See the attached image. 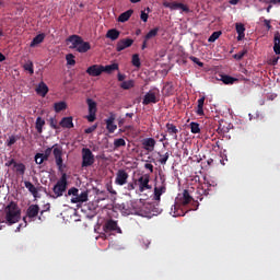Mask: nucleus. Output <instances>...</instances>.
<instances>
[{
	"label": "nucleus",
	"instance_id": "1",
	"mask_svg": "<svg viewBox=\"0 0 280 280\" xmlns=\"http://www.w3.org/2000/svg\"><path fill=\"white\" fill-rule=\"evenodd\" d=\"M4 215L7 224H9V226H12V224H16V222L21 220V208H19V205L16 202L11 201L4 208Z\"/></svg>",
	"mask_w": 280,
	"mask_h": 280
},
{
	"label": "nucleus",
	"instance_id": "2",
	"mask_svg": "<svg viewBox=\"0 0 280 280\" xmlns=\"http://www.w3.org/2000/svg\"><path fill=\"white\" fill-rule=\"evenodd\" d=\"M51 152L55 156V163L60 171H62V167H65L63 165V160H62V148L60 147V144L56 143L52 147H48L45 151L44 154L46 156H48V159L51 156Z\"/></svg>",
	"mask_w": 280,
	"mask_h": 280
},
{
	"label": "nucleus",
	"instance_id": "3",
	"mask_svg": "<svg viewBox=\"0 0 280 280\" xmlns=\"http://www.w3.org/2000/svg\"><path fill=\"white\" fill-rule=\"evenodd\" d=\"M69 183L67 182V173L61 174V177L58 179L56 185L52 187V195H50V198H61V196L65 195V191H67Z\"/></svg>",
	"mask_w": 280,
	"mask_h": 280
},
{
	"label": "nucleus",
	"instance_id": "4",
	"mask_svg": "<svg viewBox=\"0 0 280 280\" xmlns=\"http://www.w3.org/2000/svg\"><path fill=\"white\" fill-rule=\"evenodd\" d=\"M82 154V163L81 167H91L95 163V155L93 154V151L89 148H83L81 150Z\"/></svg>",
	"mask_w": 280,
	"mask_h": 280
},
{
	"label": "nucleus",
	"instance_id": "5",
	"mask_svg": "<svg viewBox=\"0 0 280 280\" xmlns=\"http://www.w3.org/2000/svg\"><path fill=\"white\" fill-rule=\"evenodd\" d=\"M160 97H161V94L159 92V89L151 90L145 93L142 104L143 106H148L150 104H158V102L160 101Z\"/></svg>",
	"mask_w": 280,
	"mask_h": 280
},
{
	"label": "nucleus",
	"instance_id": "6",
	"mask_svg": "<svg viewBox=\"0 0 280 280\" xmlns=\"http://www.w3.org/2000/svg\"><path fill=\"white\" fill-rule=\"evenodd\" d=\"M128 178H130V175H128V172H126V170L120 168L116 173L115 185H119V187H124V185L128 184Z\"/></svg>",
	"mask_w": 280,
	"mask_h": 280
},
{
	"label": "nucleus",
	"instance_id": "7",
	"mask_svg": "<svg viewBox=\"0 0 280 280\" xmlns=\"http://www.w3.org/2000/svg\"><path fill=\"white\" fill-rule=\"evenodd\" d=\"M136 180L139 185L140 194H143V191H145V189H152V186L150 185V175L144 174Z\"/></svg>",
	"mask_w": 280,
	"mask_h": 280
},
{
	"label": "nucleus",
	"instance_id": "8",
	"mask_svg": "<svg viewBox=\"0 0 280 280\" xmlns=\"http://www.w3.org/2000/svg\"><path fill=\"white\" fill-rule=\"evenodd\" d=\"M103 230L106 233H112V231H114L115 233H121V228H119L117 221L113 219H109L105 222V224L103 225Z\"/></svg>",
	"mask_w": 280,
	"mask_h": 280
},
{
	"label": "nucleus",
	"instance_id": "9",
	"mask_svg": "<svg viewBox=\"0 0 280 280\" xmlns=\"http://www.w3.org/2000/svg\"><path fill=\"white\" fill-rule=\"evenodd\" d=\"M142 150L145 152H154L156 148V140L154 138H144L141 140Z\"/></svg>",
	"mask_w": 280,
	"mask_h": 280
},
{
	"label": "nucleus",
	"instance_id": "10",
	"mask_svg": "<svg viewBox=\"0 0 280 280\" xmlns=\"http://www.w3.org/2000/svg\"><path fill=\"white\" fill-rule=\"evenodd\" d=\"M85 72L88 73V75H90L91 78H98V75H102L103 72V66L102 65H92L90 66Z\"/></svg>",
	"mask_w": 280,
	"mask_h": 280
},
{
	"label": "nucleus",
	"instance_id": "11",
	"mask_svg": "<svg viewBox=\"0 0 280 280\" xmlns=\"http://www.w3.org/2000/svg\"><path fill=\"white\" fill-rule=\"evenodd\" d=\"M135 44V39L132 38H122L116 44V51H124V49H128V47H132Z\"/></svg>",
	"mask_w": 280,
	"mask_h": 280
},
{
	"label": "nucleus",
	"instance_id": "12",
	"mask_svg": "<svg viewBox=\"0 0 280 280\" xmlns=\"http://www.w3.org/2000/svg\"><path fill=\"white\" fill-rule=\"evenodd\" d=\"M164 8H170V10H183V12H189V8L180 2H163Z\"/></svg>",
	"mask_w": 280,
	"mask_h": 280
},
{
	"label": "nucleus",
	"instance_id": "13",
	"mask_svg": "<svg viewBox=\"0 0 280 280\" xmlns=\"http://www.w3.org/2000/svg\"><path fill=\"white\" fill-rule=\"evenodd\" d=\"M115 119H116V116L113 113L109 115V117L107 119H105L106 130H107V132H109V135H113V132H115V130H117Z\"/></svg>",
	"mask_w": 280,
	"mask_h": 280
},
{
	"label": "nucleus",
	"instance_id": "14",
	"mask_svg": "<svg viewBox=\"0 0 280 280\" xmlns=\"http://www.w3.org/2000/svg\"><path fill=\"white\" fill-rule=\"evenodd\" d=\"M67 43H71L70 49H78L82 45V37L80 35H71L67 38Z\"/></svg>",
	"mask_w": 280,
	"mask_h": 280
},
{
	"label": "nucleus",
	"instance_id": "15",
	"mask_svg": "<svg viewBox=\"0 0 280 280\" xmlns=\"http://www.w3.org/2000/svg\"><path fill=\"white\" fill-rule=\"evenodd\" d=\"M38 213H40V207H38V205L28 206L26 210L27 218H30L31 220H34V218L38 217Z\"/></svg>",
	"mask_w": 280,
	"mask_h": 280
},
{
	"label": "nucleus",
	"instance_id": "16",
	"mask_svg": "<svg viewBox=\"0 0 280 280\" xmlns=\"http://www.w3.org/2000/svg\"><path fill=\"white\" fill-rule=\"evenodd\" d=\"M166 132H168V135L171 137H173V139L175 141H178V128L176 127V125L172 124V122H167L166 124Z\"/></svg>",
	"mask_w": 280,
	"mask_h": 280
},
{
	"label": "nucleus",
	"instance_id": "17",
	"mask_svg": "<svg viewBox=\"0 0 280 280\" xmlns=\"http://www.w3.org/2000/svg\"><path fill=\"white\" fill-rule=\"evenodd\" d=\"M89 200V192L82 191L81 194H77L75 197L71 198L72 205H78V202H86Z\"/></svg>",
	"mask_w": 280,
	"mask_h": 280
},
{
	"label": "nucleus",
	"instance_id": "18",
	"mask_svg": "<svg viewBox=\"0 0 280 280\" xmlns=\"http://www.w3.org/2000/svg\"><path fill=\"white\" fill-rule=\"evenodd\" d=\"M118 209L121 210V213L125 215H131L132 213V201L122 202L118 206Z\"/></svg>",
	"mask_w": 280,
	"mask_h": 280
},
{
	"label": "nucleus",
	"instance_id": "19",
	"mask_svg": "<svg viewBox=\"0 0 280 280\" xmlns=\"http://www.w3.org/2000/svg\"><path fill=\"white\" fill-rule=\"evenodd\" d=\"M273 51L277 56H280V33L276 31L273 34Z\"/></svg>",
	"mask_w": 280,
	"mask_h": 280
},
{
	"label": "nucleus",
	"instance_id": "20",
	"mask_svg": "<svg viewBox=\"0 0 280 280\" xmlns=\"http://www.w3.org/2000/svg\"><path fill=\"white\" fill-rule=\"evenodd\" d=\"M235 30H236V34L238 35L237 40H244V37L246 36V34H245L246 26H244V24H242V23H236Z\"/></svg>",
	"mask_w": 280,
	"mask_h": 280
},
{
	"label": "nucleus",
	"instance_id": "21",
	"mask_svg": "<svg viewBox=\"0 0 280 280\" xmlns=\"http://www.w3.org/2000/svg\"><path fill=\"white\" fill-rule=\"evenodd\" d=\"M24 187L32 194L33 197L38 198V188L32 184V182H24Z\"/></svg>",
	"mask_w": 280,
	"mask_h": 280
},
{
	"label": "nucleus",
	"instance_id": "22",
	"mask_svg": "<svg viewBox=\"0 0 280 280\" xmlns=\"http://www.w3.org/2000/svg\"><path fill=\"white\" fill-rule=\"evenodd\" d=\"M36 93H37V95L45 97V95H47V93H49V88L47 86V84H45V82H40L38 84V86L36 88Z\"/></svg>",
	"mask_w": 280,
	"mask_h": 280
},
{
	"label": "nucleus",
	"instance_id": "23",
	"mask_svg": "<svg viewBox=\"0 0 280 280\" xmlns=\"http://www.w3.org/2000/svg\"><path fill=\"white\" fill-rule=\"evenodd\" d=\"M91 49V44L89 42H84L81 39V44L77 47V51L79 54H86Z\"/></svg>",
	"mask_w": 280,
	"mask_h": 280
},
{
	"label": "nucleus",
	"instance_id": "24",
	"mask_svg": "<svg viewBox=\"0 0 280 280\" xmlns=\"http://www.w3.org/2000/svg\"><path fill=\"white\" fill-rule=\"evenodd\" d=\"M132 14H135V11L132 9L127 10L118 16V22L126 23V21L130 20V16H132Z\"/></svg>",
	"mask_w": 280,
	"mask_h": 280
},
{
	"label": "nucleus",
	"instance_id": "25",
	"mask_svg": "<svg viewBox=\"0 0 280 280\" xmlns=\"http://www.w3.org/2000/svg\"><path fill=\"white\" fill-rule=\"evenodd\" d=\"M165 191H166L165 185L155 187L154 188V200H156V202H160L161 196H163V194H165Z\"/></svg>",
	"mask_w": 280,
	"mask_h": 280
},
{
	"label": "nucleus",
	"instance_id": "26",
	"mask_svg": "<svg viewBox=\"0 0 280 280\" xmlns=\"http://www.w3.org/2000/svg\"><path fill=\"white\" fill-rule=\"evenodd\" d=\"M121 32H119L117 28H110L106 33V38H109L110 40H117L119 38Z\"/></svg>",
	"mask_w": 280,
	"mask_h": 280
},
{
	"label": "nucleus",
	"instance_id": "27",
	"mask_svg": "<svg viewBox=\"0 0 280 280\" xmlns=\"http://www.w3.org/2000/svg\"><path fill=\"white\" fill-rule=\"evenodd\" d=\"M205 100H206V97L205 96H202V97H200L198 101H197V115H199V117H202V115H205Z\"/></svg>",
	"mask_w": 280,
	"mask_h": 280
},
{
	"label": "nucleus",
	"instance_id": "28",
	"mask_svg": "<svg viewBox=\"0 0 280 280\" xmlns=\"http://www.w3.org/2000/svg\"><path fill=\"white\" fill-rule=\"evenodd\" d=\"M59 124L61 128H73V117H63Z\"/></svg>",
	"mask_w": 280,
	"mask_h": 280
},
{
	"label": "nucleus",
	"instance_id": "29",
	"mask_svg": "<svg viewBox=\"0 0 280 280\" xmlns=\"http://www.w3.org/2000/svg\"><path fill=\"white\" fill-rule=\"evenodd\" d=\"M194 200V197L189 195V190H184L183 196L179 198V201L185 206L189 205Z\"/></svg>",
	"mask_w": 280,
	"mask_h": 280
},
{
	"label": "nucleus",
	"instance_id": "30",
	"mask_svg": "<svg viewBox=\"0 0 280 280\" xmlns=\"http://www.w3.org/2000/svg\"><path fill=\"white\" fill-rule=\"evenodd\" d=\"M221 81L223 82V84H235V82H240L237 78H233L229 74H222Z\"/></svg>",
	"mask_w": 280,
	"mask_h": 280
},
{
	"label": "nucleus",
	"instance_id": "31",
	"mask_svg": "<svg viewBox=\"0 0 280 280\" xmlns=\"http://www.w3.org/2000/svg\"><path fill=\"white\" fill-rule=\"evenodd\" d=\"M113 71H119V65L118 63H112L107 66H103V73H113Z\"/></svg>",
	"mask_w": 280,
	"mask_h": 280
},
{
	"label": "nucleus",
	"instance_id": "32",
	"mask_svg": "<svg viewBox=\"0 0 280 280\" xmlns=\"http://www.w3.org/2000/svg\"><path fill=\"white\" fill-rule=\"evenodd\" d=\"M45 161H49L48 155H46L45 153H36L35 154L36 165H43Z\"/></svg>",
	"mask_w": 280,
	"mask_h": 280
},
{
	"label": "nucleus",
	"instance_id": "33",
	"mask_svg": "<svg viewBox=\"0 0 280 280\" xmlns=\"http://www.w3.org/2000/svg\"><path fill=\"white\" fill-rule=\"evenodd\" d=\"M43 40H45V34H38L33 38V40L30 44V47H36V45H40Z\"/></svg>",
	"mask_w": 280,
	"mask_h": 280
},
{
	"label": "nucleus",
	"instance_id": "34",
	"mask_svg": "<svg viewBox=\"0 0 280 280\" xmlns=\"http://www.w3.org/2000/svg\"><path fill=\"white\" fill-rule=\"evenodd\" d=\"M45 126V119L43 117H37L35 122V128L38 135H43V127Z\"/></svg>",
	"mask_w": 280,
	"mask_h": 280
},
{
	"label": "nucleus",
	"instance_id": "35",
	"mask_svg": "<svg viewBox=\"0 0 280 280\" xmlns=\"http://www.w3.org/2000/svg\"><path fill=\"white\" fill-rule=\"evenodd\" d=\"M89 113H97V103L93 98H88Z\"/></svg>",
	"mask_w": 280,
	"mask_h": 280
},
{
	"label": "nucleus",
	"instance_id": "36",
	"mask_svg": "<svg viewBox=\"0 0 280 280\" xmlns=\"http://www.w3.org/2000/svg\"><path fill=\"white\" fill-rule=\"evenodd\" d=\"M54 108L56 113H61V110H67V103L66 102L55 103Z\"/></svg>",
	"mask_w": 280,
	"mask_h": 280
},
{
	"label": "nucleus",
	"instance_id": "37",
	"mask_svg": "<svg viewBox=\"0 0 280 280\" xmlns=\"http://www.w3.org/2000/svg\"><path fill=\"white\" fill-rule=\"evenodd\" d=\"M115 150H119V148H126V140L124 138H118L114 140Z\"/></svg>",
	"mask_w": 280,
	"mask_h": 280
},
{
	"label": "nucleus",
	"instance_id": "38",
	"mask_svg": "<svg viewBox=\"0 0 280 280\" xmlns=\"http://www.w3.org/2000/svg\"><path fill=\"white\" fill-rule=\"evenodd\" d=\"M158 35H159V27H155L147 33V35L144 36V39L150 40L152 38H155V36H158Z\"/></svg>",
	"mask_w": 280,
	"mask_h": 280
},
{
	"label": "nucleus",
	"instance_id": "39",
	"mask_svg": "<svg viewBox=\"0 0 280 280\" xmlns=\"http://www.w3.org/2000/svg\"><path fill=\"white\" fill-rule=\"evenodd\" d=\"M189 127H190V132H192V135H199L200 124L192 121V122L189 124Z\"/></svg>",
	"mask_w": 280,
	"mask_h": 280
},
{
	"label": "nucleus",
	"instance_id": "40",
	"mask_svg": "<svg viewBox=\"0 0 280 280\" xmlns=\"http://www.w3.org/2000/svg\"><path fill=\"white\" fill-rule=\"evenodd\" d=\"M120 88H122L124 91H129V89H133L135 88V81H132V80L124 81L120 84Z\"/></svg>",
	"mask_w": 280,
	"mask_h": 280
},
{
	"label": "nucleus",
	"instance_id": "41",
	"mask_svg": "<svg viewBox=\"0 0 280 280\" xmlns=\"http://www.w3.org/2000/svg\"><path fill=\"white\" fill-rule=\"evenodd\" d=\"M220 36H222L221 31L213 32L211 36L208 38V43H215L218 38H220Z\"/></svg>",
	"mask_w": 280,
	"mask_h": 280
},
{
	"label": "nucleus",
	"instance_id": "42",
	"mask_svg": "<svg viewBox=\"0 0 280 280\" xmlns=\"http://www.w3.org/2000/svg\"><path fill=\"white\" fill-rule=\"evenodd\" d=\"M15 172H18V174H20L21 176H23V174H25V164L23 163H15Z\"/></svg>",
	"mask_w": 280,
	"mask_h": 280
},
{
	"label": "nucleus",
	"instance_id": "43",
	"mask_svg": "<svg viewBox=\"0 0 280 280\" xmlns=\"http://www.w3.org/2000/svg\"><path fill=\"white\" fill-rule=\"evenodd\" d=\"M67 65H70V67L75 66V56L73 54H68L66 56Z\"/></svg>",
	"mask_w": 280,
	"mask_h": 280
},
{
	"label": "nucleus",
	"instance_id": "44",
	"mask_svg": "<svg viewBox=\"0 0 280 280\" xmlns=\"http://www.w3.org/2000/svg\"><path fill=\"white\" fill-rule=\"evenodd\" d=\"M131 63L133 67H137L138 69H139V67H141V59L139 58V56L137 54L132 56Z\"/></svg>",
	"mask_w": 280,
	"mask_h": 280
},
{
	"label": "nucleus",
	"instance_id": "45",
	"mask_svg": "<svg viewBox=\"0 0 280 280\" xmlns=\"http://www.w3.org/2000/svg\"><path fill=\"white\" fill-rule=\"evenodd\" d=\"M161 159L159 160V163H161V165H166L167 161L170 160V152H166L163 155H160Z\"/></svg>",
	"mask_w": 280,
	"mask_h": 280
},
{
	"label": "nucleus",
	"instance_id": "46",
	"mask_svg": "<svg viewBox=\"0 0 280 280\" xmlns=\"http://www.w3.org/2000/svg\"><path fill=\"white\" fill-rule=\"evenodd\" d=\"M246 54H248V50L243 49L242 51H240V52L233 55V58H234V60H242V58H244V56H245Z\"/></svg>",
	"mask_w": 280,
	"mask_h": 280
},
{
	"label": "nucleus",
	"instance_id": "47",
	"mask_svg": "<svg viewBox=\"0 0 280 280\" xmlns=\"http://www.w3.org/2000/svg\"><path fill=\"white\" fill-rule=\"evenodd\" d=\"M5 143H7L8 148H12V145H14V143H16V137L15 136L9 137V139L7 140Z\"/></svg>",
	"mask_w": 280,
	"mask_h": 280
},
{
	"label": "nucleus",
	"instance_id": "48",
	"mask_svg": "<svg viewBox=\"0 0 280 280\" xmlns=\"http://www.w3.org/2000/svg\"><path fill=\"white\" fill-rule=\"evenodd\" d=\"M137 187V179H133L132 183L127 184V186L125 187V189H127V191H133V189Z\"/></svg>",
	"mask_w": 280,
	"mask_h": 280
},
{
	"label": "nucleus",
	"instance_id": "49",
	"mask_svg": "<svg viewBox=\"0 0 280 280\" xmlns=\"http://www.w3.org/2000/svg\"><path fill=\"white\" fill-rule=\"evenodd\" d=\"M78 194H80V189L72 187L68 190V196H73V198H75L78 196Z\"/></svg>",
	"mask_w": 280,
	"mask_h": 280
},
{
	"label": "nucleus",
	"instance_id": "50",
	"mask_svg": "<svg viewBox=\"0 0 280 280\" xmlns=\"http://www.w3.org/2000/svg\"><path fill=\"white\" fill-rule=\"evenodd\" d=\"M189 60H191V62H195V65H198V67H205V63L202 61H200V59H198L195 56H190Z\"/></svg>",
	"mask_w": 280,
	"mask_h": 280
},
{
	"label": "nucleus",
	"instance_id": "51",
	"mask_svg": "<svg viewBox=\"0 0 280 280\" xmlns=\"http://www.w3.org/2000/svg\"><path fill=\"white\" fill-rule=\"evenodd\" d=\"M97 113L95 112H89V115L86 116L88 121L93 122L96 119Z\"/></svg>",
	"mask_w": 280,
	"mask_h": 280
},
{
	"label": "nucleus",
	"instance_id": "52",
	"mask_svg": "<svg viewBox=\"0 0 280 280\" xmlns=\"http://www.w3.org/2000/svg\"><path fill=\"white\" fill-rule=\"evenodd\" d=\"M97 130V125H93L84 130L85 135H91L92 132H95Z\"/></svg>",
	"mask_w": 280,
	"mask_h": 280
},
{
	"label": "nucleus",
	"instance_id": "53",
	"mask_svg": "<svg viewBox=\"0 0 280 280\" xmlns=\"http://www.w3.org/2000/svg\"><path fill=\"white\" fill-rule=\"evenodd\" d=\"M24 69L26 70V71H30V73H31V75L34 73V63H27V65H25L24 66Z\"/></svg>",
	"mask_w": 280,
	"mask_h": 280
},
{
	"label": "nucleus",
	"instance_id": "54",
	"mask_svg": "<svg viewBox=\"0 0 280 280\" xmlns=\"http://www.w3.org/2000/svg\"><path fill=\"white\" fill-rule=\"evenodd\" d=\"M140 19L141 21H143V23H148V19H149L148 13H145L144 11H141Z\"/></svg>",
	"mask_w": 280,
	"mask_h": 280
},
{
	"label": "nucleus",
	"instance_id": "55",
	"mask_svg": "<svg viewBox=\"0 0 280 280\" xmlns=\"http://www.w3.org/2000/svg\"><path fill=\"white\" fill-rule=\"evenodd\" d=\"M107 191L112 194V196H117V190L113 188V185H107Z\"/></svg>",
	"mask_w": 280,
	"mask_h": 280
},
{
	"label": "nucleus",
	"instance_id": "56",
	"mask_svg": "<svg viewBox=\"0 0 280 280\" xmlns=\"http://www.w3.org/2000/svg\"><path fill=\"white\" fill-rule=\"evenodd\" d=\"M50 128L58 130V121H56L54 118H50Z\"/></svg>",
	"mask_w": 280,
	"mask_h": 280
},
{
	"label": "nucleus",
	"instance_id": "57",
	"mask_svg": "<svg viewBox=\"0 0 280 280\" xmlns=\"http://www.w3.org/2000/svg\"><path fill=\"white\" fill-rule=\"evenodd\" d=\"M4 165H5V167H12V165L14 167L16 165V161L14 159H11Z\"/></svg>",
	"mask_w": 280,
	"mask_h": 280
},
{
	"label": "nucleus",
	"instance_id": "58",
	"mask_svg": "<svg viewBox=\"0 0 280 280\" xmlns=\"http://www.w3.org/2000/svg\"><path fill=\"white\" fill-rule=\"evenodd\" d=\"M144 168L149 170L151 174L154 172V165H152L151 163L144 164Z\"/></svg>",
	"mask_w": 280,
	"mask_h": 280
},
{
	"label": "nucleus",
	"instance_id": "59",
	"mask_svg": "<svg viewBox=\"0 0 280 280\" xmlns=\"http://www.w3.org/2000/svg\"><path fill=\"white\" fill-rule=\"evenodd\" d=\"M264 25L267 27L268 31L272 30V25H270V20H264Z\"/></svg>",
	"mask_w": 280,
	"mask_h": 280
},
{
	"label": "nucleus",
	"instance_id": "60",
	"mask_svg": "<svg viewBox=\"0 0 280 280\" xmlns=\"http://www.w3.org/2000/svg\"><path fill=\"white\" fill-rule=\"evenodd\" d=\"M126 80V74L118 72V82H124Z\"/></svg>",
	"mask_w": 280,
	"mask_h": 280
},
{
	"label": "nucleus",
	"instance_id": "61",
	"mask_svg": "<svg viewBox=\"0 0 280 280\" xmlns=\"http://www.w3.org/2000/svg\"><path fill=\"white\" fill-rule=\"evenodd\" d=\"M141 49H148V40L143 39Z\"/></svg>",
	"mask_w": 280,
	"mask_h": 280
},
{
	"label": "nucleus",
	"instance_id": "62",
	"mask_svg": "<svg viewBox=\"0 0 280 280\" xmlns=\"http://www.w3.org/2000/svg\"><path fill=\"white\" fill-rule=\"evenodd\" d=\"M229 3L231 5H237V3H240V0H230Z\"/></svg>",
	"mask_w": 280,
	"mask_h": 280
},
{
	"label": "nucleus",
	"instance_id": "63",
	"mask_svg": "<svg viewBox=\"0 0 280 280\" xmlns=\"http://www.w3.org/2000/svg\"><path fill=\"white\" fill-rule=\"evenodd\" d=\"M271 62H273V65H277L279 62V57H273L271 59Z\"/></svg>",
	"mask_w": 280,
	"mask_h": 280
},
{
	"label": "nucleus",
	"instance_id": "64",
	"mask_svg": "<svg viewBox=\"0 0 280 280\" xmlns=\"http://www.w3.org/2000/svg\"><path fill=\"white\" fill-rule=\"evenodd\" d=\"M3 60H5V55L0 52V62H3Z\"/></svg>",
	"mask_w": 280,
	"mask_h": 280
}]
</instances>
